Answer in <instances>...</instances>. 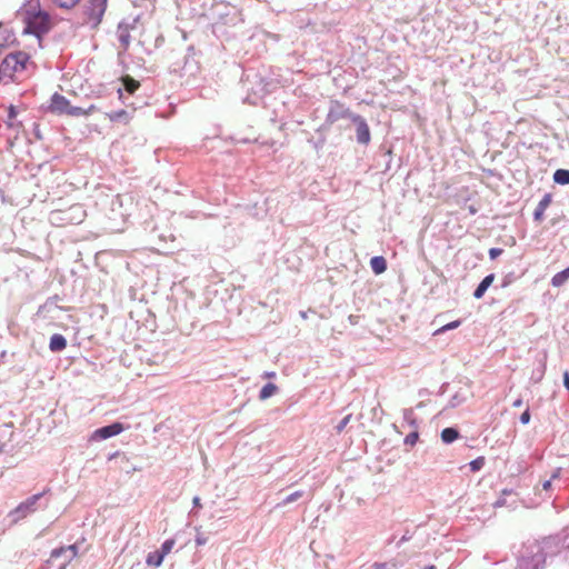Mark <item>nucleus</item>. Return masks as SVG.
Listing matches in <instances>:
<instances>
[{
	"instance_id": "1",
	"label": "nucleus",
	"mask_w": 569,
	"mask_h": 569,
	"mask_svg": "<svg viewBox=\"0 0 569 569\" xmlns=\"http://www.w3.org/2000/svg\"><path fill=\"white\" fill-rule=\"evenodd\" d=\"M30 56L22 51L9 53L0 63V82L20 80L27 73Z\"/></svg>"
},
{
	"instance_id": "2",
	"label": "nucleus",
	"mask_w": 569,
	"mask_h": 569,
	"mask_svg": "<svg viewBox=\"0 0 569 569\" xmlns=\"http://www.w3.org/2000/svg\"><path fill=\"white\" fill-rule=\"evenodd\" d=\"M21 16L26 24L24 33L34 34L40 40L41 34L50 29V17L47 12L41 10H23Z\"/></svg>"
},
{
	"instance_id": "3",
	"label": "nucleus",
	"mask_w": 569,
	"mask_h": 569,
	"mask_svg": "<svg viewBox=\"0 0 569 569\" xmlns=\"http://www.w3.org/2000/svg\"><path fill=\"white\" fill-rule=\"evenodd\" d=\"M49 110L57 114H67L71 117L90 116L94 113L98 108L94 104H90L87 109L80 107H72L70 101L60 93H54L51 97Z\"/></svg>"
},
{
	"instance_id": "4",
	"label": "nucleus",
	"mask_w": 569,
	"mask_h": 569,
	"mask_svg": "<svg viewBox=\"0 0 569 569\" xmlns=\"http://www.w3.org/2000/svg\"><path fill=\"white\" fill-rule=\"evenodd\" d=\"M351 120L357 126V140L359 143L367 144L370 142L371 134L369 126L367 124L366 120L358 116L352 114Z\"/></svg>"
},
{
	"instance_id": "5",
	"label": "nucleus",
	"mask_w": 569,
	"mask_h": 569,
	"mask_svg": "<svg viewBox=\"0 0 569 569\" xmlns=\"http://www.w3.org/2000/svg\"><path fill=\"white\" fill-rule=\"evenodd\" d=\"M107 7V0H89L86 12L91 20L100 21Z\"/></svg>"
},
{
	"instance_id": "6",
	"label": "nucleus",
	"mask_w": 569,
	"mask_h": 569,
	"mask_svg": "<svg viewBox=\"0 0 569 569\" xmlns=\"http://www.w3.org/2000/svg\"><path fill=\"white\" fill-rule=\"evenodd\" d=\"M123 430H124V427L122 423L114 422L112 425L97 429L93 432L92 438L93 439H108L110 437L121 433Z\"/></svg>"
},
{
	"instance_id": "7",
	"label": "nucleus",
	"mask_w": 569,
	"mask_h": 569,
	"mask_svg": "<svg viewBox=\"0 0 569 569\" xmlns=\"http://www.w3.org/2000/svg\"><path fill=\"white\" fill-rule=\"evenodd\" d=\"M41 493L33 495L28 498L24 502H21L14 510L13 513L17 515V519H21L27 517L30 512L34 511V506L37 501L40 499Z\"/></svg>"
},
{
	"instance_id": "8",
	"label": "nucleus",
	"mask_w": 569,
	"mask_h": 569,
	"mask_svg": "<svg viewBox=\"0 0 569 569\" xmlns=\"http://www.w3.org/2000/svg\"><path fill=\"white\" fill-rule=\"evenodd\" d=\"M551 201H552L551 193H546L542 197V199L539 201V203L536 207L535 212H533V218L536 221H541L543 219L545 211L550 206Z\"/></svg>"
},
{
	"instance_id": "9",
	"label": "nucleus",
	"mask_w": 569,
	"mask_h": 569,
	"mask_svg": "<svg viewBox=\"0 0 569 569\" xmlns=\"http://www.w3.org/2000/svg\"><path fill=\"white\" fill-rule=\"evenodd\" d=\"M49 348L53 352L62 351L67 348V340L62 335L56 333L50 338Z\"/></svg>"
},
{
	"instance_id": "10",
	"label": "nucleus",
	"mask_w": 569,
	"mask_h": 569,
	"mask_svg": "<svg viewBox=\"0 0 569 569\" xmlns=\"http://www.w3.org/2000/svg\"><path fill=\"white\" fill-rule=\"evenodd\" d=\"M493 280H495V274L493 273H490L487 277H485L482 279V281L479 283V286L477 287V289L475 290L473 297L476 299L482 298L485 292H486V290L490 287V284L493 282Z\"/></svg>"
},
{
	"instance_id": "11",
	"label": "nucleus",
	"mask_w": 569,
	"mask_h": 569,
	"mask_svg": "<svg viewBox=\"0 0 569 569\" xmlns=\"http://www.w3.org/2000/svg\"><path fill=\"white\" fill-rule=\"evenodd\" d=\"M370 266L375 274H381L387 270V261L381 256L371 258Z\"/></svg>"
},
{
	"instance_id": "12",
	"label": "nucleus",
	"mask_w": 569,
	"mask_h": 569,
	"mask_svg": "<svg viewBox=\"0 0 569 569\" xmlns=\"http://www.w3.org/2000/svg\"><path fill=\"white\" fill-rule=\"evenodd\" d=\"M107 117L112 122L122 121L123 123L128 124L130 122V116L126 110H118L112 111L110 113H107Z\"/></svg>"
},
{
	"instance_id": "13",
	"label": "nucleus",
	"mask_w": 569,
	"mask_h": 569,
	"mask_svg": "<svg viewBox=\"0 0 569 569\" xmlns=\"http://www.w3.org/2000/svg\"><path fill=\"white\" fill-rule=\"evenodd\" d=\"M121 81L123 83L126 91L131 94L140 88V82L128 74L122 77Z\"/></svg>"
},
{
	"instance_id": "14",
	"label": "nucleus",
	"mask_w": 569,
	"mask_h": 569,
	"mask_svg": "<svg viewBox=\"0 0 569 569\" xmlns=\"http://www.w3.org/2000/svg\"><path fill=\"white\" fill-rule=\"evenodd\" d=\"M459 438V432L455 428H445L441 431V440L446 443H451Z\"/></svg>"
},
{
	"instance_id": "15",
	"label": "nucleus",
	"mask_w": 569,
	"mask_h": 569,
	"mask_svg": "<svg viewBox=\"0 0 569 569\" xmlns=\"http://www.w3.org/2000/svg\"><path fill=\"white\" fill-rule=\"evenodd\" d=\"M569 279V267L565 270L556 273L551 279V284L553 287L562 286Z\"/></svg>"
},
{
	"instance_id": "16",
	"label": "nucleus",
	"mask_w": 569,
	"mask_h": 569,
	"mask_svg": "<svg viewBox=\"0 0 569 569\" xmlns=\"http://www.w3.org/2000/svg\"><path fill=\"white\" fill-rule=\"evenodd\" d=\"M131 36L128 27L119 29V42L123 50H127L130 46Z\"/></svg>"
},
{
	"instance_id": "17",
	"label": "nucleus",
	"mask_w": 569,
	"mask_h": 569,
	"mask_svg": "<svg viewBox=\"0 0 569 569\" xmlns=\"http://www.w3.org/2000/svg\"><path fill=\"white\" fill-rule=\"evenodd\" d=\"M553 181L558 184H569V170L558 169L553 173Z\"/></svg>"
},
{
	"instance_id": "18",
	"label": "nucleus",
	"mask_w": 569,
	"mask_h": 569,
	"mask_svg": "<svg viewBox=\"0 0 569 569\" xmlns=\"http://www.w3.org/2000/svg\"><path fill=\"white\" fill-rule=\"evenodd\" d=\"M164 557L158 551L150 552L147 557V565L152 567H160Z\"/></svg>"
},
{
	"instance_id": "19",
	"label": "nucleus",
	"mask_w": 569,
	"mask_h": 569,
	"mask_svg": "<svg viewBox=\"0 0 569 569\" xmlns=\"http://www.w3.org/2000/svg\"><path fill=\"white\" fill-rule=\"evenodd\" d=\"M278 390V387L274 383H267L260 391L259 399L266 400L273 396Z\"/></svg>"
},
{
	"instance_id": "20",
	"label": "nucleus",
	"mask_w": 569,
	"mask_h": 569,
	"mask_svg": "<svg viewBox=\"0 0 569 569\" xmlns=\"http://www.w3.org/2000/svg\"><path fill=\"white\" fill-rule=\"evenodd\" d=\"M351 116L348 110H341V112L335 111L333 109H330L327 116V121L333 123L340 118L349 117L351 119Z\"/></svg>"
},
{
	"instance_id": "21",
	"label": "nucleus",
	"mask_w": 569,
	"mask_h": 569,
	"mask_svg": "<svg viewBox=\"0 0 569 569\" xmlns=\"http://www.w3.org/2000/svg\"><path fill=\"white\" fill-rule=\"evenodd\" d=\"M461 325V321L460 320H455V321H451L445 326H442L441 328L437 329L435 332H433V336H438V335H441L448 330H452V329H456L458 328L459 326Z\"/></svg>"
},
{
	"instance_id": "22",
	"label": "nucleus",
	"mask_w": 569,
	"mask_h": 569,
	"mask_svg": "<svg viewBox=\"0 0 569 569\" xmlns=\"http://www.w3.org/2000/svg\"><path fill=\"white\" fill-rule=\"evenodd\" d=\"M176 541L173 539H168L166 540L162 546H161V549L159 550V552L166 557L168 553L171 552L173 546H174Z\"/></svg>"
},
{
	"instance_id": "23",
	"label": "nucleus",
	"mask_w": 569,
	"mask_h": 569,
	"mask_svg": "<svg viewBox=\"0 0 569 569\" xmlns=\"http://www.w3.org/2000/svg\"><path fill=\"white\" fill-rule=\"evenodd\" d=\"M66 550H71L72 551V556L74 557L77 555V548L76 546H69L68 548H58V549H54L52 550L51 552V557L52 558H58L60 557Z\"/></svg>"
},
{
	"instance_id": "24",
	"label": "nucleus",
	"mask_w": 569,
	"mask_h": 569,
	"mask_svg": "<svg viewBox=\"0 0 569 569\" xmlns=\"http://www.w3.org/2000/svg\"><path fill=\"white\" fill-rule=\"evenodd\" d=\"M80 0H53V2L60 7V8H66V9H70V8H73Z\"/></svg>"
},
{
	"instance_id": "25",
	"label": "nucleus",
	"mask_w": 569,
	"mask_h": 569,
	"mask_svg": "<svg viewBox=\"0 0 569 569\" xmlns=\"http://www.w3.org/2000/svg\"><path fill=\"white\" fill-rule=\"evenodd\" d=\"M483 465H485V458L479 457L470 462V468L472 471H478L482 468Z\"/></svg>"
},
{
	"instance_id": "26",
	"label": "nucleus",
	"mask_w": 569,
	"mask_h": 569,
	"mask_svg": "<svg viewBox=\"0 0 569 569\" xmlns=\"http://www.w3.org/2000/svg\"><path fill=\"white\" fill-rule=\"evenodd\" d=\"M418 438H419L418 432H416V431L410 432L409 435L406 436L405 443L409 445V446H415L418 441Z\"/></svg>"
},
{
	"instance_id": "27",
	"label": "nucleus",
	"mask_w": 569,
	"mask_h": 569,
	"mask_svg": "<svg viewBox=\"0 0 569 569\" xmlns=\"http://www.w3.org/2000/svg\"><path fill=\"white\" fill-rule=\"evenodd\" d=\"M350 418H351V415H348L346 416L341 421L340 423L337 426V430L338 432H341L345 427L348 425V422L350 421Z\"/></svg>"
},
{
	"instance_id": "28",
	"label": "nucleus",
	"mask_w": 569,
	"mask_h": 569,
	"mask_svg": "<svg viewBox=\"0 0 569 569\" xmlns=\"http://www.w3.org/2000/svg\"><path fill=\"white\" fill-rule=\"evenodd\" d=\"M503 252L502 249L500 248H491L489 250V256L491 259H496L497 257H499L501 253Z\"/></svg>"
},
{
	"instance_id": "29",
	"label": "nucleus",
	"mask_w": 569,
	"mask_h": 569,
	"mask_svg": "<svg viewBox=\"0 0 569 569\" xmlns=\"http://www.w3.org/2000/svg\"><path fill=\"white\" fill-rule=\"evenodd\" d=\"M300 497H302V492L301 491H296V492H293V493H291L290 496L287 497L286 502H292V501L299 499Z\"/></svg>"
},
{
	"instance_id": "30",
	"label": "nucleus",
	"mask_w": 569,
	"mask_h": 569,
	"mask_svg": "<svg viewBox=\"0 0 569 569\" xmlns=\"http://www.w3.org/2000/svg\"><path fill=\"white\" fill-rule=\"evenodd\" d=\"M520 421L523 425H527L530 421V413L528 409L520 416Z\"/></svg>"
},
{
	"instance_id": "31",
	"label": "nucleus",
	"mask_w": 569,
	"mask_h": 569,
	"mask_svg": "<svg viewBox=\"0 0 569 569\" xmlns=\"http://www.w3.org/2000/svg\"><path fill=\"white\" fill-rule=\"evenodd\" d=\"M563 385L569 390V372L568 371H566L563 373Z\"/></svg>"
},
{
	"instance_id": "32",
	"label": "nucleus",
	"mask_w": 569,
	"mask_h": 569,
	"mask_svg": "<svg viewBox=\"0 0 569 569\" xmlns=\"http://www.w3.org/2000/svg\"><path fill=\"white\" fill-rule=\"evenodd\" d=\"M387 563H375L373 569H387Z\"/></svg>"
},
{
	"instance_id": "33",
	"label": "nucleus",
	"mask_w": 569,
	"mask_h": 569,
	"mask_svg": "<svg viewBox=\"0 0 569 569\" xmlns=\"http://www.w3.org/2000/svg\"><path fill=\"white\" fill-rule=\"evenodd\" d=\"M550 487H551V481H550V480H546V481L542 483V489H543V490H548Z\"/></svg>"
},
{
	"instance_id": "34",
	"label": "nucleus",
	"mask_w": 569,
	"mask_h": 569,
	"mask_svg": "<svg viewBox=\"0 0 569 569\" xmlns=\"http://www.w3.org/2000/svg\"><path fill=\"white\" fill-rule=\"evenodd\" d=\"M264 378H274L276 377V372L271 371V372H264Z\"/></svg>"
},
{
	"instance_id": "35",
	"label": "nucleus",
	"mask_w": 569,
	"mask_h": 569,
	"mask_svg": "<svg viewBox=\"0 0 569 569\" xmlns=\"http://www.w3.org/2000/svg\"><path fill=\"white\" fill-rule=\"evenodd\" d=\"M522 406V400L521 399H517L515 402H513V407H521Z\"/></svg>"
},
{
	"instance_id": "36",
	"label": "nucleus",
	"mask_w": 569,
	"mask_h": 569,
	"mask_svg": "<svg viewBox=\"0 0 569 569\" xmlns=\"http://www.w3.org/2000/svg\"><path fill=\"white\" fill-rule=\"evenodd\" d=\"M193 503H194V506H200V498L199 497H194L193 498Z\"/></svg>"
},
{
	"instance_id": "37",
	"label": "nucleus",
	"mask_w": 569,
	"mask_h": 569,
	"mask_svg": "<svg viewBox=\"0 0 569 569\" xmlns=\"http://www.w3.org/2000/svg\"><path fill=\"white\" fill-rule=\"evenodd\" d=\"M70 210H79V211H81V208L79 206H73V207L70 208Z\"/></svg>"
},
{
	"instance_id": "38",
	"label": "nucleus",
	"mask_w": 569,
	"mask_h": 569,
	"mask_svg": "<svg viewBox=\"0 0 569 569\" xmlns=\"http://www.w3.org/2000/svg\"><path fill=\"white\" fill-rule=\"evenodd\" d=\"M336 106H337L339 109H341V108H342V106H341L339 102H336Z\"/></svg>"
},
{
	"instance_id": "39",
	"label": "nucleus",
	"mask_w": 569,
	"mask_h": 569,
	"mask_svg": "<svg viewBox=\"0 0 569 569\" xmlns=\"http://www.w3.org/2000/svg\"><path fill=\"white\" fill-rule=\"evenodd\" d=\"M59 569H66V565L61 566Z\"/></svg>"
}]
</instances>
